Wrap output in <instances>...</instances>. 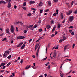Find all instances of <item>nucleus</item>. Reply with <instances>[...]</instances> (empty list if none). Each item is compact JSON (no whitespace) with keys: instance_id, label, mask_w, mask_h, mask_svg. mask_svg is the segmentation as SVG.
<instances>
[{"instance_id":"nucleus-42","label":"nucleus","mask_w":77,"mask_h":77,"mask_svg":"<svg viewBox=\"0 0 77 77\" xmlns=\"http://www.w3.org/2000/svg\"><path fill=\"white\" fill-rule=\"evenodd\" d=\"M73 4H74V2L73 1H72L71 3V5L72 6V5H73Z\"/></svg>"},{"instance_id":"nucleus-35","label":"nucleus","mask_w":77,"mask_h":77,"mask_svg":"<svg viewBox=\"0 0 77 77\" xmlns=\"http://www.w3.org/2000/svg\"><path fill=\"white\" fill-rule=\"evenodd\" d=\"M5 35V33H4V32H3L1 34L0 36H3V35Z\"/></svg>"},{"instance_id":"nucleus-26","label":"nucleus","mask_w":77,"mask_h":77,"mask_svg":"<svg viewBox=\"0 0 77 77\" xmlns=\"http://www.w3.org/2000/svg\"><path fill=\"white\" fill-rule=\"evenodd\" d=\"M11 62H9L7 65V66H9V65H11Z\"/></svg>"},{"instance_id":"nucleus-44","label":"nucleus","mask_w":77,"mask_h":77,"mask_svg":"<svg viewBox=\"0 0 77 77\" xmlns=\"http://www.w3.org/2000/svg\"><path fill=\"white\" fill-rule=\"evenodd\" d=\"M14 9H16L17 8V6H16V5H14Z\"/></svg>"},{"instance_id":"nucleus-38","label":"nucleus","mask_w":77,"mask_h":77,"mask_svg":"<svg viewBox=\"0 0 77 77\" xmlns=\"http://www.w3.org/2000/svg\"><path fill=\"white\" fill-rule=\"evenodd\" d=\"M38 27V26H37V25H35L33 26V28H34L35 29V28H36V27Z\"/></svg>"},{"instance_id":"nucleus-16","label":"nucleus","mask_w":77,"mask_h":77,"mask_svg":"<svg viewBox=\"0 0 77 77\" xmlns=\"http://www.w3.org/2000/svg\"><path fill=\"white\" fill-rule=\"evenodd\" d=\"M32 26H33V25H31L28 26H27V27H28L27 29L28 30L29 29H28V28H31V27H32Z\"/></svg>"},{"instance_id":"nucleus-18","label":"nucleus","mask_w":77,"mask_h":77,"mask_svg":"<svg viewBox=\"0 0 77 77\" xmlns=\"http://www.w3.org/2000/svg\"><path fill=\"white\" fill-rule=\"evenodd\" d=\"M24 47H25V45H23L20 48V49H24Z\"/></svg>"},{"instance_id":"nucleus-1","label":"nucleus","mask_w":77,"mask_h":77,"mask_svg":"<svg viewBox=\"0 0 77 77\" xmlns=\"http://www.w3.org/2000/svg\"><path fill=\"white\" fill-rule=\"evenodd\" d=\"M9 54V51H6L5 53L3 55V57L6 58L7 57V54Z\"/></svg>"},{"instance_id":"nucleus-8","label":"nucleus","mask_w":77,"mask_h":77,"mask_svg":"<svg viewBox=\"0 0 77 77\" xmlns=\"http://www.w3.org/2000/svg\"><path fill=\"white\" fill-rule=\"evenodd\" d=\"M23 44V42H21L17 46V47H20Z\"/></svg>"},{"instance_id":"nucleus-51","label":"nucleus","mask_w":77,"mask_h":77,"mask_svg":"<svg viewBox=\"0 0 77 77\" xmlns=\"http://www.w3.org/2000/svg\"><path fill=\"white\" fill-rule=\"evenodd\" d=\"M56 13H54L53 15H54V16H56Z\"/></svg>"},{"instance_id":"nucleus-4","label":"nucleus","mask_w":77,"mask_h":77,"mask_svg":"<svg viewBox=\"0 0 77 77\" xmlns=\"http://www.w3.org/2000/svg\"><path fill=\"white\" fill-rule=\"evenodd\" d=\"M25 38V37L24 36H18L17 37V39H24Z\"/></svg>"},{"instance_id":"nucleus-25","label":"nucleus","mask_w":77,"mask_h":77,"mask_svg":"<svg viewBox=\"0 0 77 77\" xmlns=\"http://www.w3.org/2000/svg\"><path fill=\"white\" fill-rule=\"evenodd\" d=\"M31 15L32 14H31V13H29L27 14V16H28L29 17H30Z\"/></svg>"},{"instance_id":"nucleus-36","label":"nucleus","mask_w":77,"mask_h":77,"mask_svg":"<svg viewBox=\"0 0 77 77\" xmlns=\"http://www.w3.org/2000/svg\"><path fill=\"white\" fill-rule=\"evenodd\" d=\"M40 40V39H39L38 40H37L36 42H35L36 43L37 42H39V40Z\"/></svg>"},{"instance_id":"nucleus-21","label":"nucleus","mask_w":77,"mask_h":77,"mask_svg":"<svg viewBox=\"0 0 77 77\" xmlns=\"http://www.w3.org/2000/svg\"><path fill=\"white\" fill-rule=\"evenodd\" d=\"M38 5L39 6H42V2H40Z\"/></svg>"},{"instance_id":"nucleus-9","label":"nucleus","mask_w":77,"mask_h":77,"mask_svg":"<svg viewBox=\"0 0 77 77\" xmlns=\"http://www.w3.org/2000/svg\"><path fill=\"white\" fill-rule=\"evenodd\" d=\"M3 3V4H6V2H5L4 1H0V4Z\"/></svg>"},{"instance_id":"nucleus-24","label":"nucleus","mask_w":77,"mask_h":77,"mask_svg":"<svg viewBox=\"0 0 77 77\" xmlns=\"http://www.w3.org/2000/svg\"><path fill=\"white\" fill-rule=\"evenodd\" d=\"M53 54V53H52V52H51V54H50V57L51 58V59H52V55H51V54Z\"/></svg>"},{"instance_id":"nucleus-49","label":"nucleus","mask_w":77,"mask_h":77,"mask_svg":"<svg viewBox=\"0 0 77 77\" xmlns=\"http://www.w3.org/2000/svg\"><path fill=\"white\" fill-rule=\"evenodd\" d=\"M64 63H63V64H62L61 65V66H60V68H62V65H63V64Z\"/></svg>"},{"instance_id":"nucleus-22","label":"nucleus","mask_w":77,"mask_h":77,"mask_svg":"<svg viewBox=\"0 0 77 77\" xmlns=\"http://www.w3.org/2000/svg\"><path fill=\"white\" fill-rule=\"evenodd\" d=\"M48 5L50 6H51V2H50V1H48Z\"/></svg>"},{"instance_id":"nucleus-59","label":"nucleus","mask_w":77,"mask_h":77,"mask_svg":"<svg viewBox=\"0 0 77 77\" xmlns=\"http://www.w3.org/2000/svg\"><path fill=\"white\" fill-rule=\"evenodd\" d=\"M40 14H42V11L40 10Z\"/></svg>"},{"instance_id":"nucleus-31","label":"nucleus","mask_w":77,"mask_h":77,"mask_svg":"<svg viewBox=\"0 0 77 77\" xmlns=\"http://www.w3.org/2000/svg\"><path fill=\"white\" fill-rule=\"evenodd\" d=\"M38 23H39V24H41V19H40V18L39 19V20L38 21Z\"/></svg>"},{"instance_id":"nucleus-56","label":"nucleus","mask_w":77,"mask_h":77,"mask_svg":"<svg viewBox=\"0 0 77 77\" xmlns=\"http://www.w3.org/2000/svg\"><path fill=\"white\" fill-rule=\"evenodd\" d=\"M6 1L7 2H11V0H6Z\"/></svg>"},{"instance_id":"nucleus-12","label":"nucleus","mask_w":77,"mask_h":77,"mask_svg":"<svg viewBox=\"0 0 77 77\" xmlns=\"http://www.w3.org/2000/svg\"><path fill=\"white\" fill-rule=\"evenodd\" d=\"M6 32L7 33H9V29L8 28H7L6 30Z\"/></svg>"},{"instance_id":"nucleus-32","label":"nucleus","mask_w":77,"mask_h":77,"mask_svg":"<svg viewBox=\"0 0 77 77\" xmlns=\"http://www.w3.org/2000/svg\"><path fill=\"white\" fill-rule=\"evenodd\" d=\"M62 41H63V39H60L59 40V42H62Z\"/></svg>"},{"instance_id":"nucleus-20","label":"nucleus","mask_w":77,"mask_h":77,"mask_svg":"<svg viewBox=\"0 0 77 77\" xmlns=\"http://www.w3.org/2000/svg\"><path fill=\"white\" fill-rule=\"evenodd\" d=\"M35 2L34 1H31L29 2V4H33V3H35Z\"/></svg>"},{"instance_id":"nucleus-28","label":"nucleus","mask_w":77,"mask_h":77,"mask_svg":"<svg viewBox=\"0 0 77 77\" xmlns=\"http://www.w3.org/2000/svg\"><path fill=\"white\" fill-rule=\"evenodd\" d=\"M69 60L70 61H71V59H68L67 58L65 60Z\"/></svg>"},{"instance_id":"nucleus-54","label":"nucleus","mask_w":77,"mask_h":77,"mask_svg":"<svg viewBox=\"0 0 77 77\" xmlns=\"http://www.w3.org/2000/svg\"><path fill=\"white\" fill-rule=\"evenodd\" d=\"M32 41V39H30L29 40V43H30V42H31V41Z\"/></svg>"},{"instance_id":"nucleus-47","label":"nucleus","mask_w":77,"mask_h":77,"mask_svg":"<svg viewBox=\"0 0 77 77\" xmlns=\"http://www.w3.org/2000/svg\"><path fill=\"white\" fill-rule=\"evenodd\" d=\"M2 69H5V68H6V66H3L2 67Z\"/></svg>"},{"instance_id":"nucleus-48","label":"nucleus","mask_w":77,"mask_h":77,"mask_svg":"<svg viewBox=\"0 0 77 77\" xmlns=\"http://www.w3.org/2000/svg\"><path fill=\"white\" fill-rule=\"evenodd\" d=\"M23 9H24V10H26V8L25 7H23Z\"/></svg>"},{"instance_id":"nucleus-33","label":"nucleus","mask_w":77,"mask_h":77,"mask_svg":"<svg viewBox=\"0 0 77 77\" xmlns=\"http://www.w3.org/2000/svg\"><path fill=\"white\" fill-rule=\"evenodd\" d=\"M47 57L44 58L43 60H42V61H44V60H46L47 59Z\"/></svg>"},{"instance_id":"nucleus-46","label":"nucleus","mask_w":77,"mask_h":77,"mask_svg":"<svg viewBox=\"0 0 77 77\" xmlns=\"http://www.w3.org/2000/svg\"><path fill=\"white\" fill-rule=\"evenodd\" d=\"M54 2H55L56 3H57V2H58V0H54Z\"/></svg>"},{"instance_id":"nucleus-19","label":"nucleus","mask_w":77,"mask_h":77,"mask_svg":"<svg viewBox=\"0 0 77 77\" xmlns=\"http://www.w3.org/2000/svg\"><path fill=\"white\" fill-rule=\"evenodd\" d=\"M66 37L65 36H63V39H63V41H65V40H66Z\"/></svg>"},{"instance_id":"nucleus-58","label":"nucleus","mask_w":77,"mask_h":77,"mask_svg":"<svg viewBox=\"0 0 77 77\" xmlns=\"http://www.w3.org/2000/svg\"><path fill=\"white\" fill-rule=\"evenodd\" d=\"M5 71V70H1V72H4Z\"/></svg>"},{"instance_id":"nucleus-61","label":"nucleus","mask_w":77,"mask_h":77,"mask_svg":"<svg viewBox=\"0 0 77 77\" xmlns=\"http://www.w3.org/2000/svg\"><path fill=\"white\" fill-rule=\"evenodd\" d=\"M50 44H48V47H50Z\"/></svg>"},{"instance_id":"nucleus-43","label":"nucleus","mask_w":77,"mask_h":77,"mask_svg":"<svg viewBox=\"0 0 77 77\" xmlns=\"http://www.w3.org/2000/svg\"><path fill=\"white\" fill-rule=\"evenodd\" d=\"M42 29H39V32H42Z\"/></svg>"},{"instance_id":"nucleus-45","label":"nucleus","mask_w":77,"mask_h":77,"mask_svg":"<svg viewBox=\"0 0 77 77\" xmlns=\"http://www.w3.org/2000/svg\"><path fill=\"white\" fill-rule=\"evenodd\" d=\"M23 75H25V72H24V71H23Z\"/></svg>"},{"instance_id":"nucleus-37","label":"nucleus","mask_w":77,"mask_h":77,"mask_svg":"<svg viewBox=\"0 0 77 77\" xmlns=\"http://www.w3.org/2000/svg\"><path fill=\"white\" fill-rule=\"evenodd\" d=\"M67 47L66 46H65L64 48V50L65 51L66 49V48Z\"/></svg>"},{"instance_id":"nucleus-41","label":"nucleus","mask_w":77,"mask_h":77,"mask_svg":"<svg viewBox=\"0 0 77 77\" xmlns=\"http://www.w3.org/2000/svg\"><path fill=\"white\" fill-rule=\"evenodd\" d=\"M23 59H22L21 60V61H20V63H23Z\"/></svg>"},{"instance_id":"nucleus-17","label":"nucleus","mask_w":77,"mask_h":77,"mask_svg":"<svg viewBox=\"0 0 77 77\" xmlns=\"http://www.w3.org/2000/svg\"><path fill=\"white\" fill-rule=\"evenodd\" d=\"M60 75L61 77H63V75L62 74H63V73L62 72V71H60ZM62 73V74L61 73Z\"/></svg>"},{"instance_id":"nucleus-34","label":"nucleus","mask_w":77,"mask_h":77,"mask_svg":"<svg viewBox=\"0 0 77 77\" xmlns=\"http://www.w3.org/2000/svg\"><path fill=\"white\" fill-rule=\"evenodd\" d=\"M56 14H58V10H56Z\"/></svg>"},{"instance_id":"nucleus-60","label":"nucleus","mask_w":77,"mask_h":77,"mask_svg":"<svg viewBox=\"0 0 77 77\" xmlns=\"http://www.w3.org/2000/svg\"><path fill=\"white\" fill-rule=\"evenodd\" d=\"M65 20H64L62 22V23H65Z\"/></svg>"},{"instance_id":"nucleus-23","label":"nucleus","mask_w":77,"mask_h":77,"mask_svg":"<svg viewBox=\"0 0 77 77\" xmlns=\"http://www.w3.org/2000/svg\"><path fill=\"white\" fill-rule=\"evenodd\" d=\"M56 29V27L54 26V27L52 29V31L53 32V31H54V30H55V29Z\"/></svg>"},{"instance_id":"nucleus-6","label":"nucleus","mask_w":77,"mask_h":77,"mask_svg":"<svg viewBox=\"0 0 77 77\" xmlns=\"http://www.w3.org/2000/svg\"><path fill=\"white\" fill-rule=\"evenodd\" d=\"M72 13V11L70 10L68 12L66 13L67 15H69Z\"/></svg>"},{"instance_id":"nucleus-55","label":"nucleus","mask_w":77,"mask_h":77,"mask_svg":"<svg viewBox=\"0 0 77 77\" xmlns=\"http://www.w3.org/2000/svg\"><path fill=\"white\" fill-rule=\"evenodd\" d=\"M74 47H75V44H73L72 45V48H74Z\"/></svg>"},{"instance_id":"nucleus-50","label":"nucleus","mask_w":77,"mask_h":77,"mask_svg":"<svg viewBox=\"0 0 77 77\" xmlns=\"http://www.w3.org/2000/svg\"><path fill=\"white\" fill-rule=\"evenodd\" d=\"M30 29L31 30H33L34 29H33V27L32 26L31 27Z\"/></svg>"},{"instance_id":"nucleus-62","label":"nucleus","mask_w":77,"mask_h":77,"mask_svg":"<svg viewBox=\"0 0 77 77\" xmlns=\"http://www.w3.org/2000/svg\"><path fill=\"white\" fill-rule=\"evenodd\" d=\"M20 57H19L18 58L17 60H20Z\"/></svg>"},{"instance_id":"nucleus-11","label":"nucleus","mask_w":77,"mask_h":77,"mask_svg":"<svg viewBox=\"0 0 77 77\" xmlns=\"http://www.w3.org/2000/svg\"><path fill=\"white\" fill-rule=\"evenodd\" d=\"M54 57H55L56 56V51H54Z\"/></svg>"},{"instance_id":"nucleus-30","label":"nucleus","mask_w":77,"mask_h":77,"mask_svg":"<svg viewBox=\"0 0 77 77\" xmlns=\"http://www.w3.org/2000/svg\"><path fill=\"white\" fill-rule=\"evenodd\" d=\"M6 38H3V39L2 40V41H6Z\"/></svg>"},{"instance_id":"nucleus-3","label":"nucleus","mask_w":77,"mask_h":77,"mask_svg":"<svg viewBox=\"0 0 77 77\" xmlns=\"http://www.w3.org/2000/svg\"><path fill=\"white\" fill-rule=\"evenodd\" d=\"M11 33H14V26H13L12 25L11 26Z\"/></svg>"},{"instance_id":"nucleus-64","label":"nucleus","mask_w":77,"mask_h":77,"mask_svg":"<svg viewBox=\"0 0 77 77\" xmlns=\"http://www.w3.org/2000/svg\"><path fill=\"white\" fill-rule=\"evenodd\" d=\"M43 75H41L39 76V77H43Z\"/></svg>"},{"instance_id":"nucleus-5","label":"nucleus","mask_w":77,"mask_h":77,"mask_svg":"<svg viewBox=\"0 0 77 77\" xmlns=\"http://www.w3.org/2000/svg\"><path fill=\"white\" fill-rule=\"evenodd\" d=\"M41 47V46L39 45L38 48V50L36 52V55L38 56V53H39V49Z\"/></svg>"},{"instance_id":"nucleus-53","label":"nucleus","mask_w":77,"mask_h":77,"mask_svg":"<svg viewBox=\"0 0 77 77\" xmlns=\"http://www.w3.org/2000/svg\"><path fill=\"white\" fill-rule=\"evenodd\" d=\"M51 24H53V23H54V21L53 20H52L51 21Z\"/></svg>"},{"instance_id":"nucleus-7","label":"nucleus","mask_w":77,"mask_h":77,"mask_svg":"<svg viewBox=\"0 0 77 77\" xmlns=\"http://www.w3.org/2000/svg\"><path fill=\"white\" fill-rule=\"evenodd\" d=\"M39 44H37L35 46V51H36V50L38 48V46H39Z\"/></svg>"},{"instance_id":"nucleus-39","label":"nucleus","mask_w":77,"mask_h":77,"mask_svg":"<svg viewBox=\"0 0 77 77\" xmlns=\"http://www.w3.org/2000/svg\"><path fill=\"white\" fill-rule=\"evenodd\" d=\"M26 5V3L25 2L23 4V6H25Z\"/></svg>"},{"instance_id":"nucleus-40","label":"nucleus","mask_w":77,"mask_h":77,"mask_svg":"<svg viewBox=\"0 0 77 77\" xmlns=\"http://www.w3.org/2000/svg\"><path fill=\"white\" fill-rule=\"evenodd\" d=\"M48 11H49V9H47L45 11V12H48Z\"/></svg>"},{"instance_id":"nucleus-29","label":"nucleus","mask_w":77,"mask_h":77,"mask_svg":"<svg viewBox=\"0 0 77 77\" xmlns=\"http://www.w3.org/2000/svg\"><path fill=\"white\" fill-rule=\"evenodd\" d=\"M60 24L59 23L58 24V29H59V28H60Z\"/></svg>"},{"instance_id":"nucleus-13","label":"nucleus","mask_w":77,"mask_h":77,"mask_svg":"<svg viewBox=\"0 0 77 77\" xmlns=\"http://www.w3.org/2000/svg\"><path fill=\"white\" fill-rule=\"evenodd\" d=\"M30 66H31L29 65L27 66L25 68L26 69H29V68H30Z\"/></svg>"},{"instance_id":"nucleus-15","label":"nucleus","mask_w":77,"mask_h":77,"mask_svg":"<svg viewBox=\"0 0 77 77\" xmlns=\"http://www.w3.org/2000/svg\"><path fill=\"white\" fill-rule=\"evenodd\" d=\"M46 28L47 29H49L50 28V25H47Z\"/></svg>"},{"instance_id":"nucleus-27","label":"nucleus","mask_w":77,"mask_h":77,"mask_svg":"<svg viewBox=\"0 0 77 77\" xmlns=\"http://www.w3.org/2000/svg\"><path fill=\"white\" fill-rule=\"evenodd\" d=\"M11 55H9V56H8L7 57V58H8V59H11Z\"/></svg>"},{"instance_id":"nucleus-63","label":"nucleus","mask_w":77,"mask_h":77,"mask_svg":"<svg viewBox=\"0 0 77 77\" xmlns=\"http://www.w3.org/2000/svg\"><path fill=\"white\" fill-rule=\"evenodd\" d=\"M77 12V10H76L75 12H74V13L75 14H76Z\"/></svg>"},{"instance_id":"nucleus-14","label":"nucleus","mask_w":77,"mask_h":77,"mask_svg":"<svg viewBox=\"0 0 77 77\" xmlns=\"http://www.w3.org/2000/svg\"><path fill=\"white\" fill-rule=\"evenodd\" d=\"M0 65H1V66H5V65H6V63H2L1 64H0Z\"/></svg>"},{"instance_id":"nucleus-10","label":"nucleus","mask_w":77,"mask_h":77,"mask_svg":"<svg viewBox=\"0 0 77 77\" xmlns=\"http://www.w3.org/2000/svg\"><path fill=\"white\" fill-rule=\"evenodd\" d=\"M8 8H9L11 7V3L10 2H9L8 4Z\"/></svg>"},{"instance_id":"nucleus-2","label":"nucleus","mask_w":77,"mask_h":77,"mask_svg":"<svg viewBox=\"0 0 77 77\" xmlns=\"http://www.w3.org/2000/svg\"><path fill=\"white\" fill-rule=\"evenodd\" d=\"M73 19H74V17L71 16L69 18L68 20L70 21V22H72V20H73Z\"/></svg>"},{"instance_id":"nucleus-57","label":"nucleus","mask_w":77,"mask_h":77,"mask_svg":"<svg viewBox=\"0 0 77 77\" xmlns=\"http://www.w3.org/2000/svg\"><path fill=\"white\" fill-rule=\"evenodd\" d=\"M32 68H33V69H36V68H35V67L34 66H32Z\"/></svg>"},{"instance_id":"nucleus-52","label":"nucleus","mask_w":77,"mask_h":77,"mask_svg":"<svg viewBox=\"0 0 77 77\" xmlns=\"http://www.w3.org/2000/svg\"><path fill=\"white\" fill-rule=\"evenodd\" d=\"M71 35H74V32H72L71 33Z\"/></svg>"}]
</instances>
